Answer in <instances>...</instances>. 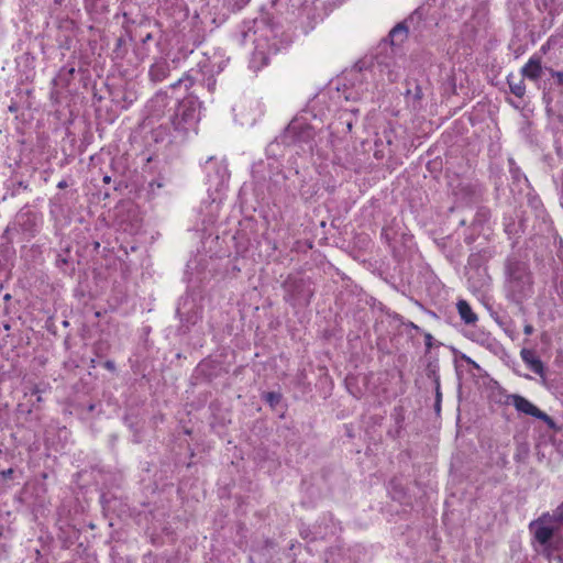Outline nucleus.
I'll use <instances>...</instances> for the list:
<instances>
[{
    "mask_svg": "<svg viewBox=\"0 0 563 563\" xmlns=\"http://www.w3.org/2000/svg\"><path fill=\"white\" fill-rule=\"evenodd\" d=\"M560 521L561 520H558L554 514H547L530 523V531L533 533L536 541L544 547V551Z\"/></svg>",
    "mask_w": 563,
    "mask_h": 563,
    "instance_id": "obj_1",
    "label": "nucleus"
},
{
    "mask_svg": "<svg viewBox=\"0 0 563 563\" xmlns=\"http://www.w3.org/2000/svg\"><path fill=\"white\" fill-rule=\"evenodd\" d=\"M508 399L518 411L538 418L544 421L551 429H555L554 420L525 397L515 394L510 395Z\"/></svg>",
    "mask_w": 563,
    "mask_h": 563,
    "instance_id": "obj_2",
    "label": "nucleus"
},
{
    "mask_svg": "<svg viewBox=\"0 0 563 563\" xmlns=\"http://www.w3.org/2000/svg\"><path fill=\"white\" fill-rule=\"evenodd\" d=\"M522 361L529 368L541 377L544 376V365L542 361L536 356L534 352L528 349H522L520 352Z\"/></svg>",
    "mask_w": 563,
    "mask_h": 563,
    "instance_id": "obj_3",
    "label": "nucleus"
},
{
    "mask_svg": "<svg viewBox=\"0 0 563 563\" xmlns=\"http://www.w3.org/2000/svg\"><path fill=\"white\" fill-rule=\"evenodd\" d=\"M521 74L531 80H537L542 75V66L540 59L530 58L529 62L522 67Z\"/></svg>",
    "mask_w": 563,
    "mask_h": 563,
    "instance_id": "obj_4",
    "label": "nucleus"
},
{
    "mask_svg": "<svg viewBox=\"0 0 563 563\" xmlns=\"http://www.w3.org/2000/svg\"><path fill=\"white\" fill-rule=\"evenodd\" d=\"M456 306L459 313L465 323L471 324L477 320V316L472 311L471 306L465 300H460Z\"/></svg>",
    "mask_w": 563,
    "mask_h": 563,
    "instance_id": "obj_5",
    "label": "nucleus"
},
{
    "mask_svg": "<svg viewBox=\"0 0 563 563\" xmlns=\"http://www.w3.org/2000/svg\"><path fill=\"white\" fill-rule=\"evenodd\" d=\"M508 85L510 91L518 98H522L526 92V86L523 79H519L518 81H514L512 77H508Z\"/></svg>",
    "mask_w": 563,
    "mask_h": 563,
    "instance_id": "obj_6",
    "label": "nucleus"
},
{
    "mask_svg": "<svg viewBox=\"0 0 563 563\" xmlns=\"http://www.w3.org/2000/svg\"><path fill=\"white\" fill-rule=\"evenodd\" d=\"M407 34V27L399 23L395 27L391 29L389 32V37L391 38V43H394L395 38L398 36H401L400 41H402L406 37Z\"/></svg>",
    "mask_w": 563,
    "mask_h": 563,
    "instance_id": "obj_7",
    "label": "nucleus"
},
{
    "mask_svg": "<svg viewBox=\"0 0 563 563\" xmlns=\"http://www.w3.org/2000/svg\"><path fill=\"white\" fill-rule=\"evenodd\" d=\"M263 397L271 407H275L280 401V395L277 393H265Z\"/></svg>",
    "mask_w": 563,
    "mask_h": 563,
    "instance_id": "obj_8",
    "label": "nucleus"
},
{
    "mask_svg": "<svg viewBox=\"0 0 563 563\" xmlns=\"http://www.w3.org/2000/svg\"><path fill=\"white\" fill-rule=\"evenodd\" d=\"M552 76L556 79L560 86H563V71L551 70Z\"/></svg>",
    "mask_w": 563,
    "mask_h": 563,
    "instance_id": "obj_9",
    "label": "nucleus"
},
{
    "mask_svg": "<svg viewBox=\"0 0 563 563\" xmlns=\"http://www.w3.org/2000/svg\"><path fill=\"white\" fill-rule=\"evenodd\" d=\"M554 516L558 518V520H563V504L556 508Z\"/></svg>",
    "mask_w": 563,
    "mask_h": 563,
    "instance_id": "obj_10",
    "label": "nucleus"
},
{
    "mask_svg": "<svg viewBox=\"0 0 563 563\" xmlns=\"http://www.w3.org/2000/svg\"><path fill=\"white\" fill-rule=\"evenodd\" d=\"M462 360L468 364H472L475 368H479L478 364H476L471 357L462 355Z\"/></svg>",
    "mask_w": 563,
    "mask_h": 563,
    "instance_id": "obj_11",
    "label": "nucleus"
},
{
    "mask_svg": "<svg viewBox=\"0 0 563 563\" xmlns=\"http://www.w3.org/2000/svg\"><path fill=\"white\" fill-rule=\"evenodd\" d=\"M523 332L527 335L532 334L533 333V327L531 324H526L525 328H523Z\"/></svg>",
    "mask_w": 563,
    "mask_h": 563,
    "instance_id": "obj_12",
    "label": "nucleus"
},
{
    "mask_svg": "<svg viewBox=\"0 0 563 563\" xmlns=\"http://www.w3.org/2000/svg\"><path fill=\"white\" fill-rule=\"evenodd\" d=\"M104 367L108 368L109 371H113L115 368L114 363L112 361H107L104 363Z\"/></svg>",
    "mask_w": 563,
    "mask_h": 563,
    "instance_id": "obj_13",
    "label": "nucleus"
},
{
    "mask_svg": "<svg viewBox=\"0 0 563 563\" xmlns=\"http://www.w3.org/2000/svg\"><path fill=\"white\" fill-rule=\"evenodd\" d=\"M431 340H432V335L430 333H427L426 334V343H427L428 346L431 345Z\"/></svg>",
    "mask_w": 563,
    "mask_h": 563,
    "instance_id": "obj_14",
    "label": "nucleus"
},
{
    "mask_svg": "<svg viewBox=\"0 0 563 563\" xmlns=\"http://www.w3.org/2000/svg\"><path fill=\"white\" fill-rule=\"evenodd\" d=\"M13 473V471L11 468H9L8 471L3 472V475L5 477L10 476L11 474Z\"/></svg>",
    "mask_w": 563,
    "mask_h": 563,
    "instance_id": "obj_15",
    "label": "nucleus"
},
{
    "mask_svg": "<svg viewBox=\"0 0 563 563\" xmlns=\"http://www.w3.org/2000/svg\"><path fill=\"white\" fill-rule=\"evenodd\" d=\"M188 115H189V112H184V114H183L185 120L187 119Z\"/></svg>",
    "mask_w": 563,
    "mask_h": 563,
    "instance_id": "obj_16",
    "label": "nucleus"
},
{
    "mask_svg": "<svg viewBox=\"0 0 563 563\" xmlns=\"http://www.w3.org/2000/svg\"><path fill=\"white\" fill-rule=\"evenodd\" d=\"M58 186H59L60 188H63V187H65V186H66V184H65L64 181H62V183H59V185H58Z\"/></svg>",
    "mask_w": 563,
    "mask_h": 563,
    "instance_id": "obj_17",
    "label": "nucleus"
},
{
    "mask_svg": "<svg viewBox=\"0 0 563 563\" xmlns=\"http://www.w3.org/2000/svg\"><path fill=\"white\" fill-rule=\"evenodd\" d=\"M347 129H349V130H351V129H352V124H351V123H349V124H347Z\"/></svg>",
    "mask_w": 563,
    "mask_h": 563,
    "instance_id": "obj_18",
    "label": "nucleus"
}]
</instances>
